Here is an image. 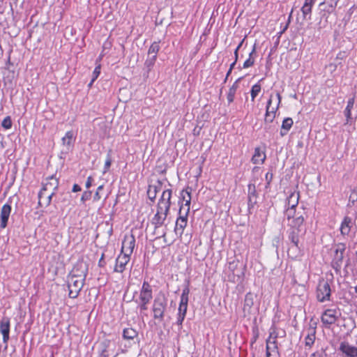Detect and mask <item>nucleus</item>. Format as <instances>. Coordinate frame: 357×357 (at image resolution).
I'll list each match as a JSON object with an SVG mask.
<instances>
[{
	"label": "nucleus",
	"instance_id": "61",
	"mask_svg": "<svg viewBox=\"0 0 357 357\" xmlns=\"http://www.w3.org/2000/svg\"><path fill=\"white\" fill-rule=\"evenodd\" d=\"M356 292L357 293V286L356 287Z\"/></svg>",
	"mask_w": 357,
	"mask_h": 357
},
{
	"label": "nucleus",
	"instance_id": "57",
	"mask_svg": "<svg viewBox=\"0 0 357 357\" xmlns=\"http://www.w3.org/2000/svg\"><path fill=\"white\" fill-rule=\"evenodd\" d=\"M102 189H103V185H100V186L97 188L96 192H100V191H101Z\"/></svg>",
	"mask_w": 357,
	"mask_h": 357
},
{
	"label": "nucleus",
	"instance_id": "49",
	"mask_svg": "<svg viewBox=\"0 0 357 357\" xmlns=\"http://www.w3.org/2000/svg\"><path fill=\"white\" fill-rule=\"evenodd\" d=\"M237 265H238V262H237V261H231V262H229V266H228V268H229V269L231 271L234 272V271H235V269H236V268Z\"/></svg>",
	"mask_w": 357,
	"mask_h": 357
},
{
	"label": "nucleus",
	"instance_id": "62",
	"mask_svg": "<svg viewBox=\"0 0 357 357\" xmlns=\"http://www.w3.org/2000/svg\"><path fill=\"white\" fill-rule=\"evenodd\" d=\"M314 1H316V0H313Z\"/></svg>",
	"mask_w": 357,
	"mask_h": 357
},
{
	"label": "nucleus",
	"instance_id": "5",
	"mask_svg": "<svg viewBox=\"0 0 357 357\" xmlns=\"http://www.w3.org/2000/svg\"><path fill=\"white\" fill-rule=\"evenodd\" d=\"M84 280L77 278L73 275H69L68 280V287L69 290L68 296L71 298H75L78 296L80 291L84 284Z\"/></svg>",
	"mask_w": 357,
	"mask_h": 357
},
{
	"label": "nucleus",
	"instance_id": "20",
	"mask_svg": "<svg viewBox=\"0 0 357 357\" xmlns=\"http://www.w3.org/2000/svg\"><path fill=\"white\" fill-rule=\"evenodd\" d=\"M181 197L184 203L181 204L179 209V213H181L183 211H185V215L188 214L190 211V205L191 202V195L190 192L188 190H183L181 192Z\"/></svg>",
	"mask_w": 357,
	"mask_h": 357
},
{
	"label": "nucleus",
	"instance_id": "40",
	"mask_svg": "<svg viewBox=\"0 0 357 357\" xmlns=\"http://www.w3.org/2000/svg\"><path fill=\"white\" fill-rule=\"evenodd\" d=\"M344 114L346 117L345 125L351 124L353 122V118L351 117V110L345 109L344 111Z\"/></svg>",
	"mask_w": 357,
	"mask_h": 357
},
{
	"label": "nucleus",
	"instance_id": "28",
	"mask_svg": "<svg viewBox=\"0 0 357 357\" xmlns=\"http://www.w3.org/2000/svg\"><path fill=\"white\" fill-rule=\"evenodd\" d=\"M293 120L291 118H285L282 123L281 130H280V135L284 136L287 134L288 131L290 130L293 125Z\"/></svg>",
	"mask_w": 357,
	"mask_h": 357
},
{
	"label": "nucleus",
	"instance_id": "21",
	"mask_svg": "<svg viewBox=\"0 0 357 357\" xmlns=\"http://www.w3.org/2000/svg\"><path fill=\"white\" fill-rule=\"evenodd\" d=\"M266 155L265 150L260 147H256L255 149L254 154L252 157L251 161L252 163L256 165L263 164L266 160Z\"/></svg>",
	"mask_w": 357,
	"mask_h": 357
},
{
	"label": "nucleus",
	"instance_id": "14",
	"mask_svg": "<svg viewBox=\"0 0 357 357\" xmlns=\"http://www.w3.org/2000/svg\"><path fill=\"white\" fill-rule=\"evenodd\" d=\"M10 321L7 317H4L0 321V332L3 335V342L5 344L9 340Z\"/></svg>",
	"mask_w": 357,
	"mask_h": 357
},
{
	"label": "nucleus",
	"instance_id": "55",
	"mask_svg": "<svg viewBox=\"0 0 357 357\" xmlns=\"http://www.w3.org/2000/svg\"><path fill=\"white\" fill-rule=\"evenodd\" d=\"M81 190V188L79 185L77 184H74L73 186V192H79Z\"/></svg>",
	"mask_w": 357,
	"mask_h": 357
},
{
	"label": "nucleus",
	"instance_id": "12",
	"mask_svg": "<svg viewBox=\"0 0 357 357\" xmlns=\"http://www.w3.org/2000/svg\"><path fill=\"white\" fill-rule=\"evenodd\" d=\"M190 294V289L188 287L183 289L181 301L178 309V314L181 315H186L188 303V296Z\"/></svg>",
	"mask_w": 357,
	"mask_h": 357
},
{
	"label": "nucleus",
	"instance_id": "41",
	"mask_svg": "<svg viewBox=\"0 0 357 357\" xmlns=\"http://www.w3.org/2000/svg\"><path fill=\"white\" fill-rule=\"evenodd\" d=\"M1 126L7 130L12 127V121L10 116H6L4 118L1 123Z\"/></svg>",
	"mask_w": 357,
	"mask_h": 357
},
{
	"label": "nucleus",
	"instance_id": "52",
	"mask_svg": "<svg viewBox=\"0 0 357 357\" xmlns=\"http://www.w3.org/2000/svg\"><path fill=\"white\" fill-rule=\"evenodd\" d=\"M93 178L91 176H89L87 178L86 182V188H89L92 185Z\"/></svg>",
	"mask_w": 357,
	"mask_h": 357
},
{
	"label": "nucleus",
	"instance_id": "42",
	"mask_svg": "<svg viewBox=\"0 0 357 357\" xmlns=\"http://www.w3.org/2000/svg\"><path fill=\"white\" fill-rule=\"evenodd\" d=\"M269 111H266L264 122L265 123H272L275 117V114H269Z\"/></svg>",
	"mask_w": 357,
	"mask_h": 357
},
{
	"label": "nucleus",
	"instance_id": "48",
	"mask_svg": "<svg viewBox=\"0 0 357 357\" xmlns=\"http://www.w3.org/2000/svg\"><path fill=\"white\" fill-rule=\"evenodd\" d=\"M310 357H326V354L324 351H316L310 355Z\"/></svg>",
	"mask_w": 357,
	"mask_h": 357
},
{
	"label": "nucleus",
	"instance_id": "27",
	"mask_svg": "<svg viewBox=\"0 0 357 357\" xmlns=\"http://www.w3.org/2000/svg\"><path fill=\"white\" fill-rule=\"evenodd\" d=\"M299 199V194L298 192H292L287 199V204L289 206L287 209L295 210V208L297 206Z\"/></svg>",
	"mask_w": 357,
	"mask_h": 357
},
{
	"label": "nucleus",
	"instance_id": "50",
	"mask_svg": "<svg viewBox=\"0 0 357 357\" xmlns=\"http://www.w3.org/2000/svg\"><path fill=\"white\" fill-rule=\"evenodd\" d=\"M185 316L184 315H181V314H178V316H177V320H176V324L180 326L181 327L182 326V324H183V321L185 319Z\"/></svg>",
	"mask_w": 357,
	"mask_h": 357
},
{
	"label": "nucleus",
	"instance_id": "58",
	"mask_svg": "<svg viewBox=\"0 0 357 357\" xmlns=\"http://www.w3.org/2000/svg\"><path fill=\"white\" fill-rule=\"evenodd\" d=\"M236 63V61H234V62L230 65V68H229V69H231V70H232V69L234 68V66H235Z\"/></svg>",
	"mask_w": 357,
	"mask_h": 357
},
{
	"label": "nucleus",
	"instance_id": "54",
	"mask_svg": "<svg viewBox=\"0 0 357 357\" xmlns=\"http://www.w3.org/2000/svg\"><path fill=\"white\" fill-rule=\"evenodd\" d=\"M242 43H243V41L241 43H240V44L237 46V47L236 48V50L234 51L235 61H236L238 59V51L240 49L241 46L242 45Z\"/></svg>",
	"mask_w": 357,
	"mask_h": 357
},
{
	"label": "nucleus",
	"instance_id": "25",
	"mask_svg": "<svg viewBox=\"0 0 357 357\" xmlns=\"http://www.w3.org/2000/svg\"><path fill=\"white\" fill-rule=\"evenodd\" d=\"M248 208H253L257 203V193L255 185L254 184L248 185Z\"/></svg>",
	"mask_w": 357,
	"mask_h": 357
},
{
	"label": "nucleus",
	"instance_id": "11",
	"mask_svg": "<svg viewBox=\"0 0 357 357\" xmlns=\"http://www.w3.org/2000/svg\"><path fill=\"white\" fill-rule=\"evenodd\" d=\"M152 298V288L147 282L144 281L140 290L139 298L135 301L150 303Z\"/></svg>",
	"mask_w": 357,
	"mask_h": 357
},
{
	"label": "nucleus",
	"instance_id": "59",
	"mask_svg": "<svg viewBox=\"0 0 357 357\" xmlns=\"http://www.w3.org/2000/svg\"><path fill=\"white\" fill-rule=\"evenodd\" d=\"M231 69H229L227 73V77L229 75V74L231 73Z\"/></svg>",
	"mask_w": 357,
	"mask_h": 357
},
{
	"label": "nucleus",
	"instance_id": "22",
	"mask_svg": "<svg viewBox=\"0 0 357 357\" xmlns=\"http://www.w3.org/2000/svg\"><path fill=\"white\" fill-rule=\"evenodd\" d=\"M353 225L354 222L351 218L348 216L344 217L340 227L341 234L342 236H348Z\"/></svg>",
	"mask_w": 357,
	"mask_h": 357
},
{
	"label": "nucleus",
	"instance_id": "35",
	"mask_svg": "<svg viewBox=\"0 0 357 357\" xmlns=\"http://www.w3.org/2000/svg\"><path fill=\"white\" fill-rule=\"evenodd\" d=\"M261 89V86L259 84H255L252 86L251 91H250V95H251V99L252 101H254L255 98L258 96V94L260 93Z\"/></svg>",
	"mask_w": 357,
	"mask_h": 357
},
{
	"label": "nucleus",
	"instance_id": "38",
	"mask_svg": "<svg viewBox=\"0 0 357 357\" xmlns=\"http://www.w3.org/2000/svg\"><path fill=\"white\" fill-rule=\"evenodd\" d=\"M100 66L98 65V66H96L95 68V69L93 72L91 81L89 84V86H91L93 84V83L95 82V80L98 77V76L100 75Z\"/></svg>",
	"mask_w": 357,
	"mask_h": 357
},
{
	"label": "nucleus",
	"instance_id": "16",
	"mask_svg": "<svg viewBox=\"0 0 357 357\" xmlns=\"http://www.w3.org/2000/svg\"><path fill=\"white\" fill-rule=\"evenodd\" d=\"M130 255L124 253H121L116 259V265L114 271L118 273H123L126 268V266L130 261Z\"/></svg>",
	"mask_w": 357,
	"mask_h": 357
},
{
	"label": "nucleus",
	"instance_id": "2",
	"mask_svg": "<svg viewBox=\"0 0 357 357\" xmlns=\"http://www.w3.org/2000/svg\"><path fill=\"white\" fill-rule=\"evenodd\" d=\"M346 248V244L344 243H339L334 245L335 255L332 260V267L336 273H338L342 268Z\"/></svg>",
	"mask_w": 357,
	"mask_h": 357
},
{
	"label": "nucleus",
	"instance_id": "17",
	"mask_svg": "<svg viewBox=\"0 0 357 357\" xmlns=\"http://www.w3.org/2000/svg\"><path fill=\"white\" fill-rule=\"evenodd\" d=\"M266 357H280L275 337L271 340L270 337L266 341Z\"/></svg>",
	"mask_w": 357,
	"mask_h": 357
},
{
	"label": "nucleus",
	"instance_id": "56",
	"mask_svg": "<svg viewBox=\"0 0 357 357\" xmlns=\"http://www.w3.org/2000/svg\"><path fill=\"white\" fill-rule=\"evenodd\" d=\"M339 1H340V0H331V1H333V3H331V6L332 8L335 7V6H337V2H338Z\"/></svg>",
	"mask_w": 357,
	"mask_h": 357
},
{
	"label": "nucleus",
	"instance_id": "9",
	"mask_svg": "<svg viewBox=\"0 0 357 357\" xmlns=\"http://www.w3.org/2000/svg\"><path fill=\"white\" fill-rule=\"evenodd\" d=\"M339 314L335 309H327L321 315V321L326 326H331L337 321Z\"/></svg>",
	"mask_w": 357,
	"mask_h": 357
},
{
	"label": "nucleus",
	"instance_id": "26",
	"mask_svg": "<svg viewBox=\"0 0 357 357\" xmlns=\"http://www.w3.org/2000/svg\"><path fill=\"white\" fill-rule=\"evenodd\" d=\"M316 330L314 328H309L307 331V335L305 337V345L310 349L315 341Z\"/></svg>",
	"mask_w": 357,
	"mask_h": 357
},
{
	"label": "nucleus",
	"instance_id": "32",
	"mask_svg": "<svg viewBox=\"0 0 357 357\" xmlns=\"http://www.w3.org/2000/svg\"><path fill=\"white\" fill-rule=\"evenodd\" d=\"M137 335V332L132 328H125L123 331V337L126 340H133Z\"/></svg>",
	"mask_w": 357,
	"mask_h": 357
},
{
	"label": "nucleus",
	"instance_id": "15",
	"mask_svg": "<svg viewBox=\"0 0 357 357\" xmlns=\"http://www.w3.org/2000/svg\"><path fill=\"white\" fill-rule=\"evenodd\" d=\"M339 349L347 357H357V347L351 345L347 342H340Z\"/></svg>",
	"mask_w": 357,
	"mask_h": 357
},
{
	"label": "nucleus",
	"instance_id": "3",
	"mask_svg": "<svg viewBox=\"0 0 357 357\" xmlns=\"http://www.w3.org/2000/svg\"><path fill=\"white\" fill-rule=\"evenodd\" d=\"M166 307V298L163 295L157 296L153 301L152 307L153 312V318L155 319H158L159 321H162Z\"/></svg>",
	"mask_w": 357,
	"mask_h": 357
},
{
	"label": "nucleus",
	"instance_id": "45",
	"mask_svg": "<svg viewBox=\"0 0 357 357\" xmlns=\"http://www.w3.org/2000/svg\"><path fill=\"white\" fill-rule=\"evenodd\" d=\"M91 197V191H85L81 197V201L84 202L86 200H89Z\"/></svg>",
	"mask_w": 357,
	"mask_h": 357
},
{
	"label": "nucleus",
	"instance_id": "19",
	"mask_svg": "<svg viewBox=\"0 0 357 357\" xmlns=\"http://www.w3.org/2000/svg\"><path fill=\"white\" fill-rule=\"evenodd\" d=\"M11 213V206L9 204H5L1 208L0 218L1 224L0 227L2 229L6 227L8 221Z\"/></svg>",
	"mask_w": 357,
	"mask_h": 357
},
{
	"label": "nucleus",
	"instance_id": "60",
	"mask_svg": "<svg viewBox=\"0 0 357 357\" xmlns=\"http://www.w3.org/2000/svg\"><path fill=\"white\" fill-rule=\"evenodd\" d=\"M292 12H293V11L291 10V13H290V15H289V21L290 20V18L291 17Z\"/></svg>",
	"mask_w": 357,
	"mask_h": 357
},
{
	"label": "nucleus",
	"instance_id": "33",
	"mask_svg": "<svg viewBox=\"0 0 357 357\" xmlns=\"http://www.w3.org/2000/svg\"><path fill=\"white\" fill-rule=\"evenodd\" d=\"M159 42H153L148 50V56H154L157 58V54L160 50Z\"/></svg>",
	"mask_w": 357,
	"mask_h": 357
},
{
	"label": "nucleus",
	"instance_id": "6",
	"mask_svg": "<svg viewBox=\"0 0 357 357\" xmlns=\"http://www.w3.org/2000/svg\"><path fill=\"white\" fill-rule=\"evenodd\" d=\"M316 294L317 298L319 302L324 303L330 301L331 289L328 282L324 280H319Z\"/></svg>",
	"mask_w": 357,
	"mask_h": 357
},
{
	"label": "nucleus",
	"instance_id": "10",
	"mask_svg": "<svg viewBox=\"0 0 357 357\" xmlns=\"http://www.w3.org/2000/svg\"><path fill=\"white\" fill-rule=\"evenodd\" d=\"M88 273V266L83 261L77 262L73 267L70 275L85 280Z\"/></svg>",
	"mask_w": 357,
	"mask_h": 357
},
{
	"label": "nucleus",
	"instance_id": "13",
	"mask_svg": "<svg viewBox=\"0 0 357 357\" xmlns=\"http://www.w3.org/2000/svg\"><path fill=\"white\" fill-rule=\"evenodd\" d=\"M62 145L66 152L71 151L73 148L75 141V135L73 130L66 132L65 136L62 138Z\"/></svg>",
	"mask_w": 357,
	"mask_h": 357
},
{
	"label": "nucleus",
	"instance_id": "44",
	"mask_svg": "<svg viewBox=\"0 0 357 357\" xmlns=\"http://www.w3.org/2000/svg\"><path fill=\"white\" fill-rule=\"evenodd\" d=\"M245 303L246 305L251 306L253 304L252 301V295L250 293H248L245 296Z\"/></svg>",
	"mask_w": 357,
	"mask_h": 357
},
{
	"label": "nucleus",
	"instance_id": "37",
	"mask_svg": "<svg viewBox=\"0 0 357 357\" xmlns=\"http://www.w3.org/2000/svg\"><path fill=\"white\" fill-rule=\"evenodd\" d=\"M156 57H154V56H148L147 59L144 63L145 67L147 68L148 71H150L152 67L154 66Z\"/></svg>",
	"mask_w": 357,
	"mask_h": 357
},
{
	"label": "nucleus",
	"instance_id": "8",
	"mask_svg": "<svg viewBox=\"0 0 357 357\" xmlns=\"http://www.w3.org/2000/svg\"><path fill=\"white\" fill-rule=\"evenodd\" d=\"M135 246V238L131 234H126L121 246V253L131 255Z\"/></svg>",
	"mask_w": 357,
	"mask_h": 357
},
{
	"label": "nucleus",
	"instance_id": "4",
	"mask_svg": "<svg viewBox=\"0 0 357 357\" xmlns=\"http://www.w3.org/2000/svg\"><path fill=\"white\" fill-rule=\"evenodd\" d=\"M286 215L291 229H301L302 231H303L304 218L302 212H296L292 209H287Z\"/></svg>",
	"mask_w": 357,
	"mask_h": 357
},
{
	"label": "nucleus",
	"instance_id": "34",
	"mask_svg": "<svg viewBox=\"0 0 357 357\" xmlns=\"http://www.w3.org/2000/svg\"><path fill=\"white\" fill-rule=\"evenodd\" d=\"M54 193L55 192H51L49 193L45 192V195L43 196V197L42 199L41 204L38 203V204L40 206L45 205V206H49L52 202V197L54 195Z\"/></svg>",
	"mask_w": 357,
	"mask_h": 357
},
{
	"label": "nucleus",
	"instance_id": "47",
	"mask_svg": "<svg viewBox=\"0 0 357 357\" xmlns=\"http://www.w3.org/2000/svg\"><path fill=\"white\" fill-rule=\"evenodd\" d=\"M111 163H112L111 158L109 156H108L105 162L104 173L106 172L109 169V168L111 166Z\"/></svg>",
	"mask_w": 357,
	"mask_h": 357
},
{
	"label": "nucleus",
	"instance_id": "24",
	"mask_svg": "<svg viewBox=\"0 0 357 357\" xmlns=\"http://www.w3.org/2000/svg\"><path fill=\"white\" fill-rule=\"evenodd\" d=\"M276 98H277L278 102L275 107H272L271 104H272L273 99V94L270 95L269 99L267 102L266 108V111L270 112L269 114H273L275 115V113L280 107V105L281 103V99H282V97H281L280 93L277 92Z\"/></svg>",
	"mask_w": 357,
	"mask_h": 357
},
{
	"label": "nucleus",
	"instance_id": "46",
	"mask_svg": "<svg viewBox=\"0 0 357 357\" xmlns=\"http://www.w3.org/2000/svg\"><path fill=\"white\" fill-rule=\"evenodd\" d=\"M354 105V98H351L347 101V105L345 109L352 110Z\"/></svg>",
	"mask_w": 357,
	"mask_h": 357
},
{
	"label": "nucleus",
	"instance_id": "39",
	"mask_svg": "<svg viewBox=\"0 0 357 357\" xmlns=\"http://www.w3.org/2000/svg\"><path fill=\"white\" fill-rule=\"evenodd\" d=\"M156 192L157 190L155 186H149L147 192L149 198L152 201L154 200L156 197Z\"/></svg>",
	"mask_w": 357,
	"mask_h": 357
},
{
	"label": "nucleus",
	"instance_id": "18",
	"mask_svg": "<svg viewBox=\"0 0 357 357\" xmlns=\"http://www.w3.org/2000/svg\"><path fill=\"white\" fill-rule=\"evenodd\" d=\"M180 215L177 218L176 222L175 231L177 234L181 236L183 233V230L187 225L188 222V215H185V211H183L181 213H179Z\"/></svg>",
	"mask_w": 357,
	"mask_h": 357
},
{
	"label": "nucleus",
	"instance_id": "31",
	"mask_svg": "<svg viewBox=\"0 0 357 357\" xmlns=\"http://www.w3.org/2000/svg\"><path fill=\"white\" fill-rule=\"evenodd\" d=\"M237 82H238V80L236 81L229 89V91L227 93V101L229 102V103L232 102L234 100V96H235L237 88H238Z\"/></svg>",
	"mask_w": 357,
	"mask_h": 357
},
{
	"label": "nucleus",
	"instance_id": "23",
	"mask_svg": "<svg viewBox=\"0 0 357 357\" xmlns=\"http://www.w3.org/2000/svg\"><path fill=\"white\" fill-rule=\"evenodd\" d=\"M316 1L313 0H305V2L301 8V12L304 19H311L312 8Z\"/></svg>",
	"mask_w": 357,
	"mask_h": 357
},
{
	"label": "nucleus",
	"instance_id": "53",
	"mask_svg": "<svg viewBox=\"0 0 357 357\" xmlns=\"http://www.w3.org/2000/svg\"><path fill=\"white\" fill-rule=\"evenodd\" d=\"M101 199L100 192H96L95 195H93V201L98 202Z\"/></svg>",
	"mask_w": 357,
	"mask_h": 357
},
{
	"label": "nucleus",
	"instance_id": "1",
	"mask_svg": "<svg viewBox=\"0 0 357 357\" xmlns=\"http://www.w3.org/2000/svg\"><path fill=\"white\" fill-rule=\"evenodd\" d=\"M172 191L167 189L163 191L157 205L156 213L152 218L151 222L155 227L164 224L171 206Z\"/></svg>",
	"mask_w": 357,
	"mask_h": 357
},
{
	"label": "nucleus",
	"instance_id": "29",
	"mask_svg": "<svg viewBox=\"0 0 357 357\" xmlns=\"http://www.w3.org/2000/svg\"><path fill=\"white\" fill-rule=\"evenodd\" d=\"M301 229H291V231L289 232V238L291 241L292 244H296L298 243L299 241V235L301 233H302Z\"/></svg>",
	"mask_w": 357,
	"mask_h": 357
},
{
	"label": "nucleus",
	"instance_id": "30",
	"mask_svg": "<svg viewBox=\"0 0 357 357\" xmlns=\"http://www.w3.org/2000/svg\"><path fill=\"white\" fill-rule=\"evenodd\" d=\"M301 252L298 243L292 244L288 250V255L292 259H296L298 257L301 255Z\"/></svg>",
	"mask_w": 357,
	"mask_h": 357
},
{
	"label": "nucleus",
	"instance_id": "51",
	"mask_svg": "<svg viewBox=\"0 0 357 357\" xmlns=\"http://www.w3.org/2000/svg\"><path fill=\"white\" fill-rule=\"evenodd\" d=\"M273 178V174L270 172H267L265 176V179L267 181V183L269 184Z\"/></svg>",
	"mask_w": 357,
	"mask_h": 357
},
{
	"label": "nucleus",
	"instance_id": "43",
	"mask_svg": "<svg viewBox=\"0 0 357 357\" xmlns=\"http://www.w3.org/2000/svg\"><path fill=\"white\" fill-rule=\"evenodd\" d=\"M135 302L138 304V307L139 308L140 311H144L147 310V305L149 303L143 302V301H135Z\"/></svg>",
	"mask_w": 357,
	"mask_h": 357
},
{
	"label": "nucleus",
	"instance_id": "7",
	"mask_svg": "<svg viewBox=\"0 0 357 357\" xmlns=\"http://www.w3.org/2000/svg\"><path fill=\"white\" fill-rule=\"evenodd\" d=\"M59 186V181L54 176H51L47 178L43 184V188L38 193L39 204H41L43 196L45 192H51L56 190Z\"/></svg>",
	"mask_w": 357,
	"mask_h": 357
},
{
	"label": "nucleus",
	"instance_id": "36",
	"mask_svg": "<svg viewBox=\"0 0 357 357\" xmlns=\"http://www.w3.org/2000/svg\"><path fill=\"white\" fill-rule=\"evenodd\" d=\"M255 52V47H254L251 52L249 54V58L245 61L243 65V68H248L251 67L255 63V59L252 57V54Z\"/></svg>",
	"mask_w": 357,
	"mask_h": 357
}]
</instances>
